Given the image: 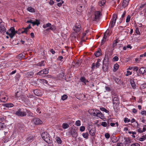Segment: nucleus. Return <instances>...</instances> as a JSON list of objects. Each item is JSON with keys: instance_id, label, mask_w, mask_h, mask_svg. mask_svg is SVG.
Wrapping results in <instances>:
<instances>
[{"instance_id": "nucleus-1", "label": "nucleus", "mask_w": 146, "mask_h": 146, "mask_svg": "<svg viewBox=\"0 0 146 146\" xmlns=\"http://www.w3.org/2000/svg\"><path fill=\"white\" fill-rule=\"evenodd\" d=\"M117 18V14H113V15L112 19L110 22L109 29H107L104 33L103 34L102 36H111V29L115 26Z\"/></svg>"}, {"instance_id": "nucleus-2", "label": "nucleus", "mask_w": 146, "mask_h": 146, "mask_svg": "<svg viewBox=\"0 0 146 146\" xmlns=\"http://www.w3.org/2000/svg\"><path fill=\"white\" fill-rule=\"evenodd\" d=\"M109 58L108 54H106L105 58L103 62V65L102 67L103 71L106 72L108 71V68Z\"/></svg>"}, {"instance_id": "nucleus-3", "label": "nucleus", "mask_w": 146, "mask_h": 146, "mask_svg": "<svg viewBox=\"0 0 146 146\" xmlns=\"http://www.w3.org/2000/svg\"><path fill=\"white\" fill-rule=\"evenodd\" d=\"M42 139L46 143L51 144L52 143V140L50 137V135L47 132H44L42 133Z\"/></svg>"}, {"instance_id": "nucleus-4", "label": "nucleus", "mask_w": 146, "mask_h": 146, "mask_svg": "<svg viewBox=\"0 0 146 146\" xmlns=\"http://www.w3.org/2000/svg\"><path fill=\"white\" fill-rule=\"evenodd\" d=\"M102 15L101 12L99 11H95L94 14L91 16L92 20L94 21H98L100 19V17Z\"/></svg>"}, {"instance_id": "nucleus-5", "label": "nucleus", "mask_w": 146, "mask_h": 146, "mask_svg": "<svg viewBox=\"0 0 146 146\" xmlns=\"http://www.w3.org/2000/svg\"><path fill=\"white\" fill-rule=\"evenodd\" d=\"M6 34L9 36H14L16 34V31L14 28L12 27L6 32Z\"/></svg>"}, {"instance_id": "nucleus-6", "label": "nucleus", "mask_w": 146, "mask_h": 146, "mask_svg": "<svg viewBox=\"0 0 146 146\" xmlns=\"http://www.w3.org/2000/svg\"><path fill=\"white\" fill-rule=\"evenodd\" d=\"M15 114L17 116L23 117L27 115V112L22 111L21 109H19L15 112Z\"/></svg>"}, {"instance_id": "nucleus-7", "label": "nucleus", "mask_w": 146, "mask_h": 146, "mask_svg": "<svg viewBox=\"0 0 146 146\" xmlns=\"http://www.w3.org/2000/svg\"><path fill=\"white\" fill-rule=\"evenodd\" d=\"M7 100V97L4 92H2L0 94V100L1 102H5Z\"/></svg>"}, {"instance_id": "nucleus-8", "label": "nucleus", "mask_w": 146, "mask_h": 146, "mask_svg": "<svg viewBox=\"0 0 146 146\" xmlns=\"http://www.w3.org/2000/svg\"><path fill=\"white\" fill-rule=\"evenodd\" d=\"M112 98H113V104L115 105V106H118L119 104V101L118 96L117 95L113 96Z\"/></svg>"}, {"instance_id": "nucleus-9", "label": "nucleus", "mask_w": 146, "mask_h": 146, "mask_svg": "<svg viewBox=\"0 0 146 146\" xmlns=\"http://www.w3.org/2000/svg\"><path fill=\"white\" fill-rule=\"evenodd\" d=\"M20 42H21L23 44H29L31 43L32 42L31 40L28 37H27V38L22 39L21 40H20Z\"/></svg>"}, {"instance_id": "nucleus-10", "label": "nucleus", "mask_w": 146, "mask_h": 146, "mask_svg": "<svg viewBox=\"0 0 146 146\" xmlns=\"http://www.w3.org/2000/svg\"><path fill=\"white\" fill-rule=\"evenodd\" d=\"M76 37L78 40L79 39L80 40L81 43L85 42L86 40L88 39L87 37H70V40H72L74 39H76ZM89 39H91V38H89Z\"/></svg>"}, {"instance_id": "nucleus-11", "label": "nucleus", "mask_w": 146, "mask_h": 146, "mask_svg": "<svg viewBox=\"0 0 146 146\" xmlns=\"http://www.w3.org/2000/svg\"><path fill=\"white\" fill-rule=\"evenodd\" d=\"M100 61L101 60L100 59H98L97 60V62L95 64L94 63H93L92 64V69H94L95 68V67L97 68L100 66Z\"/></svg>"}, {"instance_id": "nucleus-12", "label": "nucleus", "mask_w": 146, "mask_h": 146, "mask_svg": "<svg viewBox=\"0 0 146 146\" xmlns=\"http://www.w3.org/2000/svg\"><path fill=\"white\" fill-rule=\"evenodd\" d=\"M81 27L79 24H76V25L74 26L73 28L74 31L76 33L79 32L81 29Z\"/></svg>"}, {"instance_id": "nucleus-13", "label": "nucleus", "mask_w": 146, "mask_h": 146, "mask_svg": "<svg viewBox=\"0 0 146 146\" xmlns=\"http://www.w3.org/2000/svg\"><path fill=\"white\" fill-rule=\"evenodd\" d=\"M48 73V70L47 69H44L37 73V75H42V74H47Z\"/></svg>"}, {"instance_id": "nucleus-14", "label": "nucleus", "mask_w": 146, "mask_h": 146, "mask_svg": "<svg viewBox=\"0 0 146 146\" xmlns=\"http://www.w3.org/2000/svg\"><path fill=\"white\" fill-rule=\"evenodd\" d=\"M125 141L123 143L125 145L129 146L130 144L131 143V139L129 137L125 138H124Z\"/></svg>"}, {"instance_id": "nucleus-15", "label": "nucleus", "mask_w": 146, "mask_h": 146, "mask_svg": "<svg viewBox=\"0 0 146 146\" xmlns=\"http://www.w3.org/2000/svg\"><path fill=\"white\" fill-rule=\"evenodd\" d=\"M6 28L4 25L3 23H0V32L3 34L6 32Z\"/></svg>"}, {"instance_id": "nucleus-16", "label": "nucleus", "mask_w": 146, "mask_h": 146, "mask_svg": "<svg viewBox=\"0 0 146 146\" xmlns=\"http://www.w3.org/2000/svg\"><path fill=\"white\" fill-rule=\"evenodd\" d=\"M16 34H21L25 33L26 34V32L25 28H23L21 29H19L18 31H16Z\"/></svg>"}, {"instance_id": "nucleus-17", "label": "nucleus", "mask_w": 146, "mask_h": 146, "mask_svg": "<svg viewBox=\"0 0 146 146\" xmlns=\"http://www.w3.org/2000/svg\"><path fill=\"white\" fill-rule=\"evenodd\" d=\"M97 110H95V109H91L90 110H89L88 111L89 113L92 115L96 116V112H97L96 111H97Z\"/></svg>"}, {"instance_id": "nucleus-18", "label": "nucleus", "mask_w": 146, "mask_h": 146, "mask_svg": "<svg viewBox=\"0 0 146 146\" xmlns=\"http://www.w3.org/2000/svg\"><path fill=\"white\" fill-rule=\"evenodd\" d=\"M34 123L36 125H39L42 123V121L39 118H36L34 120Z\"/></svg>"}, {"instance_id": "nucleus-19", "label": "nucleus", "mask_w": 146, "mask_h": 146, "mask_svg": "<svg viewBox=\"0 0 146 146\" xmlns=\"http://www.w3.org/2000/svg\"><path fill=\"white\" fill-rule=\"evenodd\" d=\"M96 111L97 112H96V116L97 117L100 118H101L102 117H103V115L100 111L97 110Z\"/></svg>"}, {"instance_id": "nucleus-20", "label": "nucleus", "mask_w": 146, "mask_h": 146, "mask_svg": "<svg viewBox=\"0 0 146 146\" xmlns=\"http://www.w3.org/2000/svg\"><path fill=\"white\" fill-rule=\"evenodd\" d=\"M95 129H91L89 130V133L90 135L92 136H94L95 134Z\"/></svg>"}, {"instance_id": "nucleus-21", "label": "nucleus", "mask_w": 146, "mask_h": 146, "mask_svg": "<svg viewBox=\"0 0 146 146\" xmlns=\"http://www.w3.org/2000/svg\"><path fill=\"white\" fill-rule=\"evenodd\" d=\"M146 72V68L144 67H141L140 68L139 70V72L140 73L142 74H144Z\"/></svg>"}, {"instance_id": "nucleus-22", "label": "nucleus", "mask_w": 146, "mask_h": 146, "mask_svg": "<svg viewBox=\"0 0 146 146\" xmlns=\"http://www.w3.org/2000/svg\"><path fill=\"white\" fill-rule=\"evenodd\" d=\"M129 1L127 0H123L122 3V6L123 7H126L128 5Z\"/></svg>"}, {"instance_id": "nucleus-23", "label": "nucleus", "mask_w": 146, "mask_h": 146, "mask_svg": "<svg viewBox=\"0 0 146 146\" xmlns=\"http://www.w3.org/2000/svg\"><path fill=\"white\" fill-rule=\"evenodd\" d=\"M80 80L81 81L84 83L85 85L86 84V83L88 82V80H86L84 77H81L80 78Z\"/></svg>"}, {"instance_id": "nucleus-24", "label": "nucleus", "mask_w": 146, "mask_h": 146, "mask_svg": "<svg viewBox=\"0 0 146 146\" xmlns=\"http://www.w3.org/2000/svg\"><path fill=\"white\" fill-rule=\"evenodd\" d=\"M119 41L120 40H119L118 39H117L113 41V44L112 46L113 48V49H114V48L117 45V43H118Z\"/></svg>"}, {"instance_id": "nucleus-25", "label": "nucleus", "mask_w": 146, "mask_h": 146, "mask_svg": "<svg viewBox=\"0 0 146 146\" xmlns=\"http://www.w3.org/2000/svg\"><path fill=\"white\" fill-rule=\"evenodd\" d=\"M106 2L105 0H101L98 2V5L100 6H103Z\"/></svg>"}, {"instance_id": "nucleus-26", "label": "nucleus", "mask_w": 146, "mask_h": 146, "mask_svg": "<svg viewBox=\"0 0 146 146\" xmlns=\"http://www.w3.org/2000/svg\"><path fill=\"white\" fill-rule=\"evenodd\" d=\"M56 139L57 143L58 144H61L62 143V141L61 138L58 137H56Z\"/></svg>"}, {"instance_id": "nucleus-27", "label": "nucleus", "mask_w": 146, "mask_h": 146, "mask_svg": "<svg viewBox=\"0 0 146 146\" xmlns=\"http://www.w3.org/2000/svg\"><path fill=\"white\" fill-rule=\"evenodd\" d=\"M95 56L96 57H98L101 55L102 54L101 50L100 49L96 52V53H95Z\"/></svg>"}, {"instance_id": "nucleus-28", "label": "nucleus", "mask_w": 146, "mask_h": 146, "mask_svg": "<svg viewBox=\"0 0 146 146\" xmlns=\"http://www.w3.org/2000/svg\"><path fill=\"white\" fill-rule=\"evenodd\" d=\"M45 61L44 60L42 61L41 62H40L38 63L37 64V65L40 67L44 66L45 65Z\"/></svg>"}, {"instance_id": "nucleus-29", "label": "nucleus", "mask_w": 146, "mask_h": 146, "mask_svg": "<svg viewBox=\"0 0 146 146\" xmlns=\"http://www.w3.org/2000/svg\"><path fill=\"white\" fill-rule=\"evenodd\" d=\"M40 24V22L37 19L35 21H33V26H34L35 25H36L37 26H38Z\"/></svg>"}, {"instance_id": "nucleus-30", "label": "nucleus", "mask_w": 146, "mask_h": 146, "mask_svg": "<svg viewBox=\"0 0 146 146\" xmlns=\"http://www.w3.org/2000/svg\"><path fill=\"white\" fill-rule=\"evenodd\" d=\"M90 34L91 35L89 32V30H87L83 33V36H89Z\"/></svg>"}, {"instance_id": "nucleus-31", "label": "nucleus", "mask_w": 146, "mask_h": 146, "mask_svg": "<svg viewBox=\"0 0 146 146\" xmlns=\"http://www.w3.org/2000/svg\"><path fill=\"white\" fill-rule=\"evenodd\" d=\"M108 39L107 38V37H103L102 39V40L101 45H102L104 44L106 40H108Z\"/></svg>"}, {"instance_id": "nucleus-32", "label": "nucleus", "mask_w": 146, "mask_h": 146, "mask_svg": "<svg viewBox=\"0 0 146 146\" xmlns=\"http://www.w3.org/2000/svg\"><path fill=\"white\" fill-rule=\"evenodd\" d=\"M130 83L132 87L133 88H135L136 87V85L135 84L134 81L133 80H130Z\"/></svg>"}, {"instance_id": "nucleus-33", "label": "nucleus", "mask_w": 146, "mask_h": 146, "mask_svg": "<svg viewBox=\"0 0 146 146\" xmlns=\"http://www.w3.org/2000/svg\"><path fill=\"white\" fill-rule=\"evenodd\" d=\"M4 106L7 107H12L14 105L12 103H6L5 104Z\"/></svg>"}, {"instance_id": "nucleus-34", "label": "nucleus", "mask_w": 146, "mask_h": 146, "mask_svg": "<svg viewBox=\"0 0 146 146\" xmlns=\"http://www.w3.org/2000/svg\"><path fill=\"white\" fill-rule=\"evenodd\" d=\"M69 127V125L67 123H64L62 124V127L64 129H66Z\"/></svg>"}, {"instance_id": "nucleus-35", "label": "nucleus", "mask_w": 146, "mask_h": 146, "mask_svg": "<svg viewBox=\"0 0 146 146\" xmlns=\"http://www.w3.org/2000/svg\"><path fill=\"white\" fill-rule=\"evenodd\" d=\"M27 10L30 12H35V9L31 7H29L27 9Z\"/></svg>"}, {"instance_id": "nucleus-36", "label": "nucleus", "mask_w": 146, "mask_h": 146, "mask_svg": "<svg viewBox=\"0 0 146 146\" xmlns=\"http://www.w3.org/2000/svg\"><path fill=\"white\" fill-rule=\"evenodd\" d=\"M119 65L117 64H115L113 66V70L114 71H116L119 68Z\"/></svg>"}, {"instance_id": "nucleus-37", "label": "nucleus", "mask_w": 146, "mask_h": 146, "mask_svg": "<svg viewBox=\"0 0 146 146\" xmlns=\"http://www.w3.org/2000/svg\"><path fill=\"white\" fill-rule=\"evenodd\" d=\"M51 24L50 23H48L46 24H44L43 25V27L45 29L48 27L51 26Z\"/></svg>"}, {"instance_id": "nucleus-38", "label": "nucleus", "mask_w": 146, "mask_h": 146, "mask_svg": "<svg viewBox=\"0 0 146 146\" xmlns=\"http://www.w3.org/2000/svg\"><path fill=\"white\" fill-rule=\"evenodd\" d=\"M34 73L33 72H27L28 77L29 78H31L33 77Z\"/></svg>"}, {"instance_id": "nucleus-39", "label": "nucleus", "mask_w": 146, "mask_h": 146, "mask_svg": "<svg viewBox=\"0 0 146 146\" xmlns=\"http://www.w3.org/2000/svg\"><path fill=\"white\" fill-rule=\"evenodd\" d=\"M31 27L30 25H29L26 28H25V30L26 32V34L28 35L29 33V30L31 28Z\"/></svg>"}, {"instance_id": "nucleus-40", "label": "nucleus", "mask_w": 146, "mask_h": 146, "mask_svg": "<svg viewBox=\"0 0 146 146\" xmlns=\"http://www.w3.org/2000/svg\"><path fill=\"white\" fill-rule=\"evenodd\" d=\"M26 112H27V113L28 114V116H33V113H31L29 110H27L26 111H25Z\"/></svg>"}, {"instance_id": "nucleus-41", "label": "nucleus", "mask_w": 146, "mask_h": 146, "mask_svg": "<svg viewBox=\"0 0 146 146\" xmlns=\"http://www.w3.org/2000/svg\"><path fill=\"white\" fill-rule=\"evenodd\" d=\"M34 94L37 96L39 95V91L38 90H35L33 91Z\"/></svg>"}, {"instance_id": "nucleus-42", "label": "nucleus", "mask_w": 146, "mask_h": 146, "mask_svg": "<svg viewBox=\"0 0 146 146\" xmlns=\"http://www.w3.org/2000/svg\"><path fill=\"white\" fill-rule=\"evenodd\" d=\"M146 139V134L143 135L139 139V140L140 141H142L145 139Z\"/></svg>"}, {"instance_id": "nucleus-43", "label": "nucleus", "mask_w": 146, "mask_h": 146, "mask_svg": "<svg viewBox=\"0 0 146 146\" xmlns=\"http://www.w3.org/2000/svg\"><path fill=\"white\" fill-rule=\"evenodd\" d=\"M110 125L111 127H114L116 125L117 127L118 126V123L117 122H116L115 123H110Z\"/></svg>"}, {"instance_id": "nucleus-44", "label": "nucleus", "mask_w": 146, "mask_h": 146, "mask_svg": "<svg viewBox=\"0 0 146 146\" xmlns=\"http://www.w3.org/2000/svg\"><path fill=\"white\" fill-rule=\"evenodd\" d=\"M82 135L84 138H85L86 139L88 138V133H84L82 134Z\"/></svg>"}, {"instance_id": "nucleus-45", "label": "nucleus", "mask_w": 146, "mask_h": 146, "mask_svg": "<svg viewBox=\"0 0 146 146\" xmlns=\"http://www.w3.org/2000/svg\"><path fill=\"white\" fill-rule=\"evenodd\" d=\"M100 110L101 111H104L106 113H108L109 112V111L107 110L105 108L103 107H102L100 108Z\"/></svg>"}, {"instance_id": "nucleus-46", "label": "nucleus", "mask_w": 146, "mask_h": 146, "mask_svg": "<svg viewBox=\"0 0 146 146\" xmlns=\"http://www.w3.org/2000/svg\"><path fill=\"white\" fill-rule=\"evenodd\" d=\"M131 19V17L130 15H128L127 17L126 20V22L127 23H128L129 22Z\"/></svg>"}, {"instance_id": "nucleus-47", "label": "nucleus", "mask_w": 146, "mask_h": 146, "mask_svg": "<svg viewBox=\"0 0 146 146\" xmlns=\"http://www.w3.org/2000/svg\"><path fill=\"white\" fill-rule=\"evenodd\" d=\"M146 5V2H145V3L143 2L141 3V4L139 6V8H143V7H144V6H145Z\"/></svg>"}, {"instance_id": "nucleus-48", "label": "nucleus", "mask_w": 146, "mask_h": 146, "mask_svg": "<svg viewBox=\"0 0 146 146\" xmlns=\"http://www.w3.org/2000/svg\"><path fill=\"white\" fill-rule=\"evenodd\" d=\"M67 96L66 95L64 94L62 96V100H64L67 98Z\"/></svg>"}, {"instance_id": "nucleus-49", "label": "nucleus", "mask_w": 146, "mask_h": 146, "mask_svg": "<svg viewBox=\"0 0 146 146\" xmlns=\"http://www.w3.org/2000/svg\"><path fill=\"white\" fill-rule=\"evenodd\" d=\"M76 125L77 126H80L81 125L80 121L78 120L76 122Z\"/></svg>"}, {"instance_id": "nucleus-50", "label": "nucleus", "mask_w": 146, "mask_h": 146, "mask_svg": "<svg viewBox=\"0 0 146 146\" xmlns=\"http://www.w3.org/2000/svg\"><path fill=\"white\" fill-rule=\"evenodd\" d=\"M101 125L103 127H106L107 126V123L105 121L102 122V123Z\"/></svg>"}, {"instance_id": "nucleus-51", "label": "nucleus", "mask_w": 146, "mask_h": 146, "mask_svg": "<svg viewBox=\"0 0 146 146\" xmlns=\"http://www.w3.org/2000/svg\"><path fill=\"white\" fill-rule=\"evenodd\" d=\"M49 29L51 30H54L56 29L54 25H51V26L50 27Z\"/></svg>"}, {"instance_id": "nucleus-52", "label": "nucleus", "mask_w": 146, "mask_h": 146, "mask_svg": "<svg viewBox=\"0 0 146 146\" xmlns=\"http://www.w3.org/2000/svg\"><path fill=\"white\" fill-rule=\"evenodd\" d=\"M64 3V1L63 0H61V2L60 3H58L57 4V5L58 6L60 7L61 6L62 4L63 3Z\"/></svg>"}, {"instance_id": "nucleus-53", "label": "nucleus", "mask_w": 146, "mask_h": 146, "mask_svg": "<svg viewBox=\"0 0 146 146\" xmlns=\"http://www.w3.org/2000/svg\"><path fill=\"white\" fill-rule=\"evenodd\" d=\"M132 74V72H130L129 71H127V73L125 74V76H128L129 75H131Z\"/></svg>"}, {"instance_id": "nucleus-54", "label": "nucleus", "mask_w": 146, "mask_h": 146, "mask_svg": "<svg viewBox=\"0 0 146 146\" xmlns=\"http://www.w3.org/2000/svg\"><path fill=\"white\" fill-rule=\"evenodd\" d=\"M130 146H140V145L138 143H135L131 144Z\"/></svg>"}, {"instance_id": "nucleus-55", "label": "nucleus", "mask_w": 146, "mask_h": 146, "mask_svg": "<svg viewBox=\"0 0 146 146\" xmlns=\"http://www.w3.org/2000/svg\"><path fill=\"white\" fill-rule=\"evenodd\" d=\"M85 129V127L84 126H81L80 128V130L81 131H83Z\"/></svg>"}, {"instance_id": "nucleus-56", "label": "nucleus", "mask_w": 146, "mask_h": 146, "mask_svg": "<svg viewBox=\"0 0 146 146\" xmlns=\"http://www.w3.org/2000/svg\"><path fill=\"white\" fill-rule=\"evenodd\" d=\"M24 55L22 54H20L18 56V57L19 59H21L22 58L24 57Z\"/></svg>"}, {"instance_id": "nucleus-57", "label": "nucleus", "mask_w": 146, "mask_h": 146, "mask_svg": "<svg viewBox=\"0 0 146 146\" xmlns=\"http://www.w3.org/2000/svg\"><path fill=\"white\" fill-rule=\"evenodd\" d=\"M135 32L137 34V35H140V33L139 31V29L138 28H136V29L135 30Z\"/></svg>"}, {"instance_id": "nucleus-58", "label": "nucleus", "mask_w": 146, "mask_h": 146, "mask_svg": "<svg viewBox=\"0 0 146 146\" xmlns=\"http://www.w3.org/2000/svg\"><path fill=\"white\" fill-rule=\"evenodd\" d=\"M130 121V119H128L127 118H125L124 119V121L125 123H126L127 122H129Z\"/></svg>"}, {"instance_id": "nucleus-59", "label": "nucleus", "mask_w": 146, "mask_h": 146, "mask_svg": "<svg viewBox=\"0 0 146 146\" xmlns=\"http://www.w3.org/2000/svg\"><path fill=\"white\" fill-rule=\"evenodd\" d=\"M4 124L2 122H0V129L3 128L4 127Z\"/></svg>"}, {"instance_id": "nucleus-60", "label": "nucleus", "mask_w": 146, "mask_h": 146, "mask_svg": "<svg viewBox=\"0 0 146 146\" xmlns=\"http://www.w3.org/2000/svg\"><path fill=\"white\" fill-rule=\"evenodd\" d=\"M105 137H106V138L107 139H108L110 137V135L108 133H106L105 134Z\"/></svg>"}, {"instance_id": "nucleus-61", "label": "nucleus", "mask_w": 146, "mask_h": 146, "mask_svg": "<svg viewBox=\"0 0 146 146\" xmlns=\"http://www.w3.org/2000/svg\"><path fill=\"white\" fill-rule=\"evenodd\" d=\"M33 137H29L27 138V140L28 141L31 142V140L33 139Z\"/></svg>"}, {"instance_id": "nucleus-62", "label": "nucleus", "mask_w": 146, "mask_h": 146, "mask_svg": "<svg viewBox=\"0 0 146 146\" xmlns=\"http://www.w3.org/2000/svg\"><path fill=\"white\" fill-rule=\"evenodd\" d=\"M105 89L106 91L110 92V88L108 86H106L105 87Z\"/></svg>"}, {"instance_id": "nucleus-63", "label": "nucleus", "mask_w": 146, "mask_h": 146, "mask_svg": "<svg viewBox=\"0 0 146 146\" xmlns=\"http://www.w3.org/2000/svg\"><path fill=\"white\" fill-rule=\"evenodd\" d=\"M50 5H53L54 3V2L52 0H50L49 3Z\"/></svg>"}, {"instance_id": "nucleus-64", "label": "nucleus", "mask_w": 146, "mask_h": 146, "mask_svg": "<svg viewBox=\"0 0 146 146\" xmlns=\"http://www.w3.org/2000/svg\"><path fill=\"white\" fill-rule=\"evenodd\" d=\"M141 113L142 115H146V111L145 110L142 111L141 112Z\"/></svg>"}]
</instances>
